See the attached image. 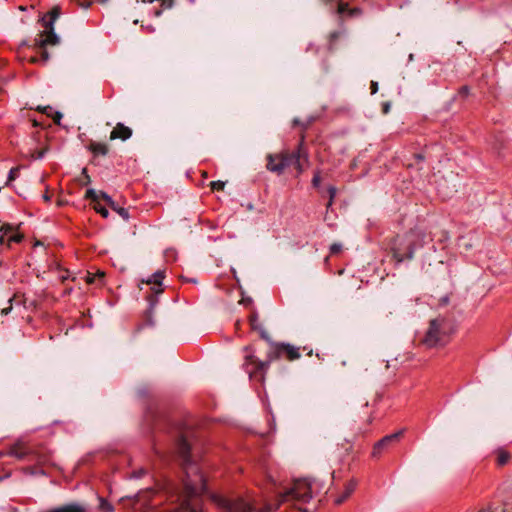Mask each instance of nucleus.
<instances>
[{
  "instance_id": "nucleus-1",
  "label": "nucleus",
  "mask_w": 512,
  "mask_h": 512,
  "mask_svg": "<svg viewBox=\"0 0 512 512\" xmlns=\"http://www.w3.org/2000/svg\"><path fill=\"white\" fill-rule=\"evenodd\" d=\"M305 136L302 133L297 147L290 151L283 149L266 155V169L278 176L284 174L287 168L294 167L297 176L303 174L305 165L309 164V154L305 147Z\"/></svg>"
},
{
  "instance_id": "nucleus-2",
  "label": "nucleus",
  "mask_w": 512,
  "mask_h": 512,
  "mask_svg": "<svg viewBox=\"0 0 512 512\" xmlns=\"http://www.w3.org/2000/svg\"><path fill=\"white\" fill-rule=\"evenodd\" d=\"M207 490V478L202 471L197 469L192 475L186 473L183 479L181 512H203L202 496Z\"/></svg>"
},
{
  "instance_id": "nucleus-3",
  "label": "nucleus",
  "mask_w": 512,
  "mask_h": 512,
  "mask_svg": "<svg viewBox=\"0 0 512 512\" xmlns=\"http://www.w3.org/2000/svg\"><path fill=\"white\" fill-rule=\"evenodd\" d=\"M270 349L267 352L266 360L264 362H256V370L250 373V379L263 384L265 375L272 361L285 358L288 361H294L300 358V348L290 343L274 342L270 338Z\"/></svg>"
},
{
  "instance_id": "nucleus-4",
  "label": "nucleus",
  "mask_w": 512,
  "mask_h": 512,
  "mask_svg": "<svg viewBox=\"0 0 512 512\" xmlns=\"http://www.w3.org/2000/svg\"><path fill=\"white\" fill-rule=\"evenodd\" d=\"M457 331V324L453 318L438 316L429 322V327L425 332L420 343L426 348H436L445 346L449 343L450 338Z\"/></svg>"
},
{
  "instance_id": "nucleus-5",
  "label": "nucleus",
  "mask_w": 512,
  "mask_h": 512,
  "mask_svg": "<svg viewBox=\"0 0 512 512\" xmlns=\"http://www.w3.org/2000/svg\"><path fill=\"white\" fill-rule=\"evenodd\" d=\"M165 276L166 270L160 269L152 273L146 280H142L143 283L153 286L150 287L145 296L148 306L142 314V321L135 326V332H140L144 328L154 325V310L159 303V295L165 290L163 287V279Z\"/></svg>"
},
{
  "instance_id": "nucleus-6",
  "label": "nucleus",
  "mask_w": 512,
  "mask_h": 512,
  "mask_svg": "<svg viewBox=\"0 0 512 512\" xmlns=\"http://www.w3.org/2000/svg\"><path fill=\"white\" fill-rule=\"evenodd\" d=\"M61 9L58 6L53 7L47 14L41 18V24L44 31L35 39L36 45L39 48L40 61L46 63L49 60V53L45 50L47 45H55L58 43V36L54 32V23L60 16Z\"/></svg>"
},
{
  "instance_id": "nucleus-7",
  "label": "nucleus",
  "mask_w": 512,
  "mask_h": 512,
  "mask_svg": "<svg viewBox=\"0 0 512 512\" xmlns=\"http://www.w3.org/2000/svg\"><path fill=\"white\" fill-rule=\"evenodd\" d=\"M188 428V424L183 420L167 418L165 421L164 431L166 433L179 432V436L175 440V448L177 455L182 459L184 464L192 463V445L184 433Z\"/></svg>"
},
{
  "instance_id": "nucleus-8",
  "label": "nucleus",
  "mask_w": 512,
  "mask_h": 512,
  "mask_svg": "<svg viewBox=\"0 0 512 512\" xmlns=\"http://www.w3.org/2000/svg\"><path fill=\"white\" fill-rule=\"evenodd\" d=\"M314 480L300 478L293 481L292 487L280 494V502H286L288 498L308 503L312 499V486Z\"/></svg>"
},
{
  "instance_id": "nucleus-9",
  "label": "nucleus",
  "mask_w": 512,
  "mask_h": 512,
  "mask_svg": "<svg viewBox=\"0 0 512 512\" xmlns=\"http://www.w3.org/2000/svg\"><path fill=\"white\" fill-rule=\"evenodd\" d=\"M210 499L218 508L224 510L225 512L253 511V506L241 497L230 499L218 493H211Z\"/></svg>"
},
{
  "instance_id": "nucleus-10",
  "label": "nucleus",
  "mask_w": 512,
  "mask_h": 512,
  "mask_svg": "<svg viewBox=\"0 0 512 512\" xmlns=\"http://www.w3.org/2000/svg\"><path fill=\"white\" fill-rule=\"evenodd\" d=\"M22 224L3 223L0 225V253L14 244H19L24 239L21 231Z\"/></svg>"
},
{
  "instance_id": "nucleus-11",
  "label": "nucleus",
  "mask_w": 512,
  "mask_h": 512,
  "mask_svg": "<svg viewBox=\"0 0 512 512\" xmlns=\"http://www.w3.org/2000/svg\"><path fill=\"white\" fill-rule=\"evenodd\" d=\"M405 429H400L392 434L385 435L380 440L374 443L371 457L380 458L383 453L389 451L398 445L401 439L404 437Z\"/></svg>"
},
{
  "instance_id": "nucleus-12",
  "label": "nucleus",
  "mask_w": 512,
  "mask_h": 512,
  "mask_svg": "<svg viewBox=\"0 0 512 512\" xmlns=\"http://www.w3.org/2000/svg\"><path fill=\"white\" fill-rule=\"evenodd\" d=\"M56 298L46 291H42L35 295V298L29 301L25 309H30L33 312L47 313L48 310L54 305Z\"/></svg>"
},
{
  "instance_id": "nucleus-13",
  "label": "nucleus",
  "mask_w": 512,
  "mask_h": 512,
  "mask_svg": "<svg viewBox=\"0 0 512 512\" xmlns=\"http://www.w3.org/2000/svg\"><path fill=\"white\" fill-rule=\"evenodd\" d=\"M7 455L15 457L18 460H33L34 457L36 456V452L33 449H31L28 442H25L19 438L9 446L7 450Z\"/></svg>"
},
{
  "instance_id": "nucleus-14",
  "label": "nucleus",
  "mask_w": 512,
  "mask_h": 512,
  "mask_svg": "<svg viewBox=\"0 0 512 512\" xmlns=\"http://www.w3.org/2000/svg\"><path fill=\"white\" fill-rule=\"evenodd\" d=\"M36 459V463L34 465H28L25 467H22L21 471L25 475H46L45 470L43 469V466L48 462V456L45 454H37L34 457Z\"/></svg>"
},
{
  "instance_id": "nucleus-15",
  "label": "nucleus",
  "mask_w": 512,
  "mask_h": 512,
  "mask_svg": "<svg viewBox=\"0 0 512 512\" xmlns=\"http://www.w3.org/2000/svg\"><path fill=\"white\" fill-rule=\"evenodd\" d=\"M248 322L250 329L252 331L258 332L260 339L264 340L265 342H270L269 334L258 322V312L255 307H252V310L248 316Z\"/></svg>"
},
{
  "instance_id": "nucleus-16",
  "label": "nucleus",
  "mask_w": 512,
  "mask_h": 512,
  "mask_svg": "<svg viewBox=\"0 0 512 512\" xmlns=\"http://www.w3.org/2000/svg\"><path fill=\"white\" fill-rule=\"evenodd\" d=\"M243 351L246 352V355L244 357V363L243 367L245 368L246 372L250 376V373L254 370H256L257 364L256 362H262L259 360L255 355V349L252 345H246L243 348Z\"/></svg>"
},
{
  "instance_id": "nucleus-17",
  "label": "nucleus",
  "mask_w": 512,
  "mask_h": 512,
  "mask_svg": "<svg viewBox=\"0 0 512 512\" xmlns=\"http://www.w3.org/2000/svg\"><path fill=\"white\" fill-rule=\"evenodd\" d=\"M105 278L106 272L101 269H97L96 272L87 270L85 276L83 277L84 281L88 285L97 284L98 287H103L106 285Z\"/></svg>"
},
{
  "instance_id": "nucleus-18",
  "label": "nucleus",
  "mask_w": 512,
  "mask_h": 512,
  "mask_svg": "<svg viewBox=\"0 0 512 512\" xmlns=\"http://www.w3.org/2000/svg\"><path fill=\"white\" fill-rule=\"evenodd\" d=\"M101 199L115 211L123 220L127 221L130 218L128 209L119 206L107 193L101 191Z\"/></svg>"
},
{
  "instance_id": "nucleus-19",
  "label": "nucleus",
  "mask_w": 512,
  "mask_h": 512,
  "mask_svg": "<svg viewBox=\"0 0 512 512\" xmlns=\"http://www.w3.org/2000/svg\"><path fill=\"white\" fill-rule=\"evenodd\" d=\"M132 136V129L123 123L119 122L110 132V140L120 139L122 141L128 140Z\"/></svg>"
},
{
  "instance_id": "nucleus-20",
  "label": "nucleus",
  "mask_w": 512,
  "mask_h": 512,
  "mask_svg": "<svg viewBox=\"0 0 512 512\" xmlns=\"http://www.w3.org/2000/svg\"><path fill=\"white\" fill-rule=\"evenodd\" d=\"M13 302H15L17 305L21 304L24 307L28 306L27 298L25 297V294L16 292L8 299V307L3 308L0 313L3 315H8L13 308Z\"/></svg>"
},
{
  "instance_id": "nucleus-21",
  "label": "nucleus",
  "mask_w": 512,
  "mask_h": 512,
  "mask_svg": "<svg viewBox=\"0 0 512 512\" xmlns=\"http://www.w3.org/2000/svg\"><path fill=\"white\" fill-rule=\"evenodd\" d=\"M336 13L340 16L357 17L362 14V10L358 7L351 8L347 2L339 1Z\"/></svg>"
},
{
  "instance_id": "nucleus-22",
  "label": "nucleus",
  "mask_w": 512,
  "mask_h": 512,
  "mask_svg": "<svg viewBox=\"0 0 512 512\" xmlns=\"http://www.w3.org/2000/svg\"><path fill=\"white\" fill-rule=\"evenodd\" d=\"M87 149L93 154L94 157L106 156L109 152V147L106 143L91 141Z\"/></svg>"
},
{
  "instance_id": "nucleus-23",
  "label": "nucleus",
  "mask_w": 512,
  "mask_h": 512,
  "mask_svg": "<svg viewBox=\"0 0 512 512\" xmlns=\"http://www.w3.org/2000/svg\"><path fill=\"white\" fill-rule=\"evenodd\" d=\"M510 459H511V454L507 450L499 449L497 451L496 462H497L498 466L502 467V466L506 465L510 461Z\"/></svg>"
},
{
  "instance_id": "nucleus-24",
  "label": "nucleus",
  "mask_w": 512,
  "mask_h": 512,
  "mask_svg": "<svg viewBox=\"0 0 512 512\" xmlns=\"http://www.w3.org/2000/svg\"><path fill=\"white\" fill-rule=\"evenodd\" d=\"M56 269L59 271V280L61 283H65L66 280L71 279V281H76V277H71L70 271L68 269H62L60 264L54 261Z\"/></svg>"
},
{
  "instance_id": "nucleus-25",
  "label": "nucleus",
  "mask_w": 512,
  "mask_h": 512,
  "mask_svg": "<svg viewBox=\"0 0 512 512\" xmlns=\"http://www.w3.org/2000/svg\"><path fill=\"white\" fill-rule=\"evenodd\" d=\"M160 9L154 10V16L159 17L164 10L171 9L174 6V0H159Z\"/></svg>"
},
{
  "instance_id": "nucleus-26",
  "label": "nucleus",
  "mask_w": 512,
  "mask_h": 512,
  "mask_svg": "<svg viewBox=\"0 0 512 512\" xmlns=\"http://www.w3.org/2000/svg\"><path fill=\"white\" fill-rule=\"evenodd\" d=\"M413 236H409L408 238V247H407V251L404 253L403 256H413V254L417 251L416 249V241L411 239ZM417 244L420 246V240L417 239Z\"/></svg>"
},
{
  "instance_id": "nucleus-27",
  "label": "nucleus",
  "mask_w": 512,
  "mask_h": 512,
  "mask_svg": "<svg viewBox=\"0 0 512 512\" xmlns=\"http://www.w3.org/2000/svg\"><path fill=\"white\" fill-rule=\"evenodd\" d=\"M20 166L12 167L8 173L6 186H9L15 179L19 177L20 174Z\"/></svg>"
},
{
  "instance_id": "nucleus-28",
  "label": "nucleus",
  "mask_w": 512,
  "mask_h": 512,
  "mask_svg": "<svg viewBox=\"0 0 512 512\" xmlns=\"http://www.w3.org/2000/svg\"><path fill=\"white\" fill-rule=\"evenodd\" d=\"M63 512H86L85 508L77 503L63 505Z\"/></svg>"
},
{
  "instance_id": "nucleus-29",
  "label": "nucleus",
  "mask_w": 512,
  "mask_h": 512,
  "mask_svg": "<svg viewBox=\"0 0 512 512\" xmlns=\"http://www.w3.org/2000/svg\"><path fill=\"white\" fill-rule=\"evenodd\" d=\"M358 486V481L355 478H351L349 481L345 483L344 491L348 494L352 495Z\"/></svg>"
},
{
  "instance_id": "nucleus-30",
  "label": "nucleus",
  "mask_w": 512,
  "mask_h": 512,
  "mask_svg": "<svg viewBox=\"0 0 512 512\" xmlns=\"http://www.w3.org/2000/svg\"><path fill=\"white\" fill-rule=\"evenodd\" d=\"M93 208L94 210L100 214L103 218H108L109 216V211L106 207L102 206L100 203H99V200L97 202L94 203L93 205Z\"/></svg>"
},
{
  "instance_id": "nucleus-31",
  "label": "nucleus",
  "mask_w": 512,
  "mask_h": 512,
  "mask_svg": "<svg viewBox=\"0 0 512 512\" xmlns=\"http://www.w3.org/2000/svg\"><path fill=\"white\" fill-rule=\"evenodd\" d=\"M99 508L103 512H114V506L105 498H100Z\"/></svg>"
},
{
  "instance_id": "nucleus-32",
  "label": "nucleus",
  "mask_w": 512,
  "mask_h": 512,
  "mask_svg": "<svg viewBox=\"0 0 512 512\" xmlns=\"http://www.w3.org/2000/svg\"><path fill=\"white\" fill-rule=\"evenodd\" d=\"M99 198H101V192L97 194L94 189H88L85 193V199L91 200L93 203L97 202Z\"/></svg>"
},
{
  "instance_id": "nucleus-33",
  "label": "nucleus",
  "mask_w": 512,
  "mask_h": 512,
  "mask_svg": "<svg viewBox=\"0 0 512 512\" xmlns=\"http://www.w3.org/2000/svg\"><path fill=\"white\" fill-rule=\"evenodd\" d=\"M350 496H351L350 494H348L346 491L343 490V492L334 499V505L335 506L342 505L344 502H346L349 499Z\"/></svg>"
},
{
  "instance_id": "nucleus-34",
  "label": "nucleus",
  "mask_w": 512,
  "mask_h": 512,
  "mask_svg": "<svg viewBox=\"0 0 512 512\" xmlns=\"http://www.w3.org/2000/svg\"><path fill=\"white\" fill-rule=\"evenodd\" d=\"M329 195V201L327 203V208L331 207L334 203V199L336 197L337 189L335 186L330 185L327 189Z\"/></svg>"
},
{
  "instance_id": "nucleus-35",
  "label": "nucleus",
  "mask_w": 512,
  "mask_h": 512,
  "mask_svg": "<svg viewBox=\"0 0 512 512\" xmlns=\"http://www.w3.org/2000/svg\"><path fill=\"white\" fill-rule=\"evenodd\" d=\"M224 187H225V182L220 181V180L212 181L210 183V188L212 191H222V190H224Z\"/></svg>"
},
{
  "instance_id": "nucleus-36",
  "label": "nucleus",
  "mask_w": 512,
  "mask_h": 512,
  "mask_svg": "<svg viewBox=\"0 0 512 512\" xmlns=\"http://www.w3.org/2000/svg\"><path fill=\"white\" fill-rule=\"evenodd\" d=\"M320 183H321V175H320V171L317 170V171H315L313 178H312V186L314 188H319Z\"/></svg>"
},
{
  "instance_id": "nucleus-37",
  "label": "nucleus",
  "mask_w": 512,
  "mask_h": 512,
  "mask_svg": "<svg viewBox=\"0 0 512 512\" xmlns=\"http://www.w3.org/2000/svg\"><path fill=\"white\" fill-rule=\"evenodd\" d=\"M452 295V292L447 293L446 295L442 296L438 300V306L444 307L447 306L450 303V296Z\"/></svg>"
},
{
  "instance_id": "nucleus-38",
  "label": "nucleus",
  "mask_w": 512,
  "mask_h": 512,
  "mask_svg": "<svg viewBox=\"0 0 512 512\" xmlns=\"http://www.w3.org/2000/svg\"><path fill=\"white\" fill-rule=\"evenodd\" d=\"M343 251V246L341 243H333L330 246V253L331 254H339Z\"/></svg>"
},
{
  "instance_id": "nucleus-39",
  "label": "nucleus",
  "mask_w": 512,
  "mask_h": 512,
  "mask_svg": "<svg viewBox=\"0 0 512 512\" xmlns=\"http://www.w3.org/2000/svg\"><path fill=\"white\" fill-rule=\"evenodd\" d=\"M145 474H146V470H145V469H143V468H140V469H138V470H134V471L132 472V476H133L134 478H141V477H143Z\"/></svg>"
},
{
  "instance_id": "nucleus-40",
  "label": "nucleus",
  "mask_w": 512,
  "mask_h": 512,
  "mask_svg": "<svg viewBox=\"0 0 512 512\" xmlns=\"http://www.w3.org/2000/svg\"><path fill=\"white\" fill-rule=\"evenodd\" d=\"M240 303L245 305V306H250V305L253 304V300H252L251 297H246V298H242Z\"/></svg>"
},
{
  "instance_id": "nucleus-41",
  "label": "nucleus",
  "mask_w": 512,
  "mask_h": 512,
  "mask_svg": "<svg viewBox=\"0 0 512 512\" xmlns=\"http://www.w3.org/2000/svg\"><path fill=\"white\" fill-rule=\"evenodd\" d=\"M469 87L468 86H462L460 89H459V93L463 96H467L469 94Z\"/></svg>"
},
{
  "instance_id": "nucleus-42",
  "label": "nucleus",
  "mask_w": 512,
  "mask_h": 512,
  "mask_svg": "<svg viewBox=\"0 0 512 512\" xmlns=\"http://www.w3.org/2000/svg\"><path fill=\"white\" fill-rule=\"evenodd\" d=\"M370 89H371V94H375L378 91V83L375 81H372L371 85H370Z\"/></svg>"
},
{
  "instance_id": "nucleus-43",
  "label": "nucleus",
  "mask_w": 512,
  "mask_h": 512,
  "mask_svg": "<svg viewBox=\"0 0 512 512\" xmlns=\"http://www.w3.org/2000/svg\"><path fill=\"white\" fill-rule=\"evenodd\" d=\"M72 290H73V288H72V287H67V288H65V289L63 290V292H62L61 296H62V297H66V296L70 295V294H71V292H72Z\"/></svg>"
},
{
  "instance_id": "nucleus-44",
  "label": "nucleus",
  "mask_w": 512,
  "mask_h": 512,
  "mask_svg": "<svg viewBox=\"0 0 512 512\" xmlns=\"http://www.w3.org/2000/svg\"><path fill=\"white\" fill-rule=\"evenodd\" d=\"M46 512H63V506L47 510Z\"/></svg>"
},
{
  "instance_id": "nucleus-45",
  "label": "nucleus",
  "mask_w": 512,
  "mask_h": 512,
  "mask_svg": "<svg viewBox=\"0 0 512 512\" xmlns=\"http://www.w3.org/2000/svg\"><path fill=\"white\" fill-rule=\"evenodd\" d=\"M55 118H54V121L55 123H59L60 122V119L62 118V114L60 112H56L55 113Z\"/></svg>"
},
{
  "instance_id": "nucleus-46",
  "label": "nucleus",
  "mask_w": 512,
  "mask_h": 512,
  "mask_svg": "<svg viewBox=\"0 0 512 512\" xmlns=\"http://www.w3.org/2000/svg\"><path fill=\"white\" fill-rule=\"evenodd\" d=\"M183 281L185 282H189V283H196V279H192V278H186V277H181Z\"/></svg>"
},
{
  "instance_id": "nucleus-47",
  "label": "nucleus",
  "mask_w": 512,
  "mask_h": 512,
  "mask_svg": "<svg viewBox=\"0 0 512 512\" xmlns=\"http://www.w3.org/2000/svg\"><path fill=\"white\" fill-rule=\"evenodd\" d=\"M241 325H242L241 320H237L235 322V329H236V331L241 329Z\"/></svg>"
},
{
  "instance_id": "nucleus-48",
  "label": "nucleus",
  "mask_w": 512,
  "mask_h": 512,
  "mask_svg": "<svg viewBox=\"0 0 512 512\" xmlns=\"http://www.w3.org/2000/svg\"><path fill=\"white\" fill-rule=\"evenodd\" d=\"M91 1H86L84 3H80V5L84 8H89L91 6Z\"/></svg>"
},
{
  "instance_id": "nucleus-49",
  "label": "nucleus",
  "mask_w": 512,
  "mask_h": 512,
  "mask_svg": "<svg viewBox=\"0 0 512 512\" xmlns=\"http://www.w3.org/2000/svg\"><path fill=\"white\" fill-rule=\"evenodd\" d=\"M302 350H303V351H306V353H307V355H308V356H311V355H312V353H313L312 349H308L306 346H304V347L302 348Z\"/></svg>"
},
{
  "instance_id": "nucleus-50",
  "label": "nucleus",
  "mask_w": 512,
  "mask_h": 512,
  "mask_svg": "<svg viewBox=\"0 0 512 512\" xmlns=\"http://www.w3.org/2000/svg\"><path fill=\"white\" fill-rule=\"evenodd\" d=\"M478 512H495V511H493V510H492V507H491V506H489V507H487V508H485V509H481V510H479Z\"/></svg>"
},
{
  "instance_id": "nucleus-51",
  "label": "nucleus",
  "mask_w": 512,
  "mask_h": 512,
  "mask_svg": "<svg viewBox=\"0 0 512 512\" xmlns=\"http://www.w3.org/2000/svg\"><path fill=\"white\" fill-rule=\"evenodd\" d=\"M389 108H390V105H389L388 103H385V104L383 105V112H384V113H388Z\"/></svg>"
},
{
  "instance_id": "nucleus-52",
  "label": "nucleus",
  "mask_w": 512,
  "mask_h": 512,
  "mask_svg": "<svg viewBox=\"0 0 512 512\" xmlns=\"http://www.w3.org/2000/svg\"><path fill=\"white\" fill-rule=\"evenodd\" d=\"M146 31H147L148 33H153V32L155 31V29H154V27H152V26H148V27L146 28Z\"/></svg>"
},
{
  "instance_id": "nucleus-53",
  "label": "nucleus",
  "mask_w": 512,
  "mask_h": 512,
  "mask_svg": "<svg viewBox=\"0 0 512 512\" xmlns=\"http://www.w3.org/2000/svg\"><path fill=\"white\" fill-rule=\"evenodd\" d=\"M10 475H11V472H7L5 475L0 476V481H1V480H3V479H5V478L10 477Z\"/></svg>"
},
{
  "instance_id": "nucleus-54",
  "label": "nucleus",
  "mask_w": 512,
  "mask_h": 512,
  "mask_svg": "<svg viewBox=\"0 0 512 512\" xmlns=\"http://www.w3.org/2000/svg\"><path fill=\"white\" fill-rule=\"evenodd\" d=\"M415 157H416V159H417V160H419V161H423V160H424V157H423V155H421V154H416V155H415Z\"/></svg>"
},
{
  "instance_id": "nucleus-55",
  "label": "nucleus",
  "mask_w": 512,
  "mask_h": 512,
  "mask_svg": "<svg viewBox=\"0 0 512 512\" xmlns=\"http://www.w3.org/2000/svg\"><path fill=\"white\" fill-rule=\"evenodd\" d=\"M298 510H299L300 512H311L309 509H307V508H303V507H298Z\"/></svg>"
},
{
  "instance_id": "nucleus-56",
  "label": "nucleus",
  "mask_w": 512,
  "mask_h": 512,
  "mask_svg": "<svg viewBox=\"0 0 512 512\" xmlns=\"http://www.w3.org/2000/svg\"><path fill=\"white\" fill-rule=\"evenodd\" d=\"M332 258H324V263L328 267Z\"/></svg>"
},
{
  "instance_id": "nucleus-57",
  "label": "nucleus",
  "mask_w": 512,
  "mask_h": 512,
  "mask_svg": "<svg viewBox=\"0 0 512 512\" xmlns=\"http://www.w3.org/2000/svg\"><path fill=\"white\" fill-rule=\"evenodd\" d=\"M43 198L45 201H50V196L48 194H44Z\"/></svg>"
},
{
  "instance_id": "nucleus-58",
  "label": "nucleus",
  "mask_w": 512,
  "mask_h": 512,
  "mask_svg": "<svg viewBox=\"0 0 512 512\" xmlns=\"http://www.w3.org/2000/svg\"><path fill=\"white\" fill-rule=\"evenodd\" d=\"M343 272H344V269L340 268L337 271H335L334 273H337V274L341 275Z\"/></svg>"
},
{
  "instance_id": "nucleus-59",
  "label": "nucleus",
  "mask_w": 512,
  "mask_h": 512,
  "mask_svg": "<svg viewBox=\"0 0 512 512\" xmlns=\"http://www.w3.org/2000/svg\"><path fill=\"white\" fill-rule=\"evenodd\" d=\"M501 512H512V511H510V508L505 507V508H503V509L501 510Z\"/></svg>"
},
{
  "instance_id": "nucleus-60",
  "label": "nucleus",
  "mask_w": 512,
  "mask_h": 512,
  "mask_svg": "<svg viewBox=\"0 0 512 512\" xmlns=\"http://www.w3.org/2000/svg\"><path fill=\"white\" fill-rule=\"evenodd\" d=\"M7 455V451H0V458Z\"/></svg>"
},
{
  "instance_id": "nucleus-61",
  "label": "nucleus",
  "mask_w": 512,
  "mask_h": 512,
  "mask_svg": "<svg viewBox=\"0 0 512 512\" xmlns=\"http://www.w3.org/2000/svg\"><path fill=\"white\" fill-rule=\"evenodd\" d=\"M154 1H155V0H141V2H143V3H152V2H154Z\"/></svg>"
},
{
  "instance_id": "nucleus-62",
  "label": "nucleus",
  "mask_w": 512,
  "mask_h": 512,
  "mask_svg": "<svg viewBox=\"0 0 512 512\" xmlns=\"http://www.w3.org/2000/svg\"><path fill=\"white\" fill-rule=\"evenodd\" d=\"M293 124H294V125H300L301 123H300V121H299V120L295 119V120L293 121Z\"/></svg>"
},
{
  "instance_id": "nucleus-63",
  "label": "nucleus",
  "mask_w": 512,
  "mask_h": 512,
  "mask_svg": "<svg viewBox=\"0 0 512 512\" xmlns=\"http://www.w3.org/2000/svg\"><path fill=\"white\" fill-rule=\"evenodd\" d=\"M38 245H42V243H41L40 241H35V243H34V245H33V246H34V247H36V246H38Z\"/></svg>"
},
{
  "instance_id": "nucleus-64",
  "label": "nucleus",
  "mask_w": 512,
  "mask_h": 512,
  "mask_svg": "<svg viewBox=\"0 0 512 512\" xmlns=\"http://www.w3.org/2000/svg\"><path fill=\"white\" fill-rule=\"evenodd\" d=\"M395 259L397 260V261H396V263H400V262H402L405 258H395Z\"/></svg>"
}]
</instances>
